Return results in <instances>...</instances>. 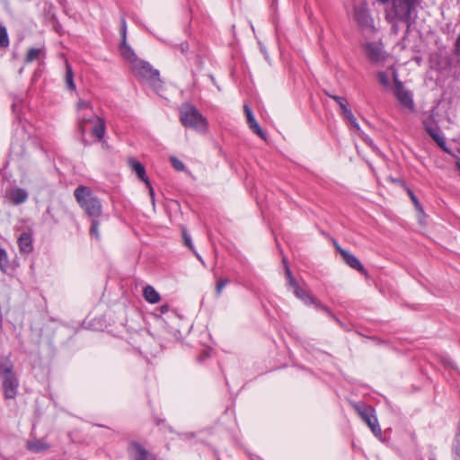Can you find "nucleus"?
Wrapping results in <instances>:
<instances>
[{
	"instance_id": "11",
	"label": "nucleus",
	"mask_w": 460,
	"mask_h": 460,
	"mask_svg": "<svg viewBox=\"0 0 460 460\" xmlns=\"http://www.w3.org/2000/svg\"><path fill=\"white\" fill-rule=\"evenodd\" d=\"M394 81H395V94L400 102L401 105L406 109H409L411 111L413 110L414 103L411 93L404 89L403 85L400 81L397 80L396 75H394Z\"/></svg>"
},
{
	"instance_id": "5",
	"label": "nucleus",
	"mask_w": 460,
	"mask_h": 460,
	"mask_svg": "<svg viewBox=\"0 0 460 460\" xmlns=\"http://www.w3.org/2000/svg\"><path fill=\"white\" fill-rule=\"evenodd\" d=\"M97 116L93 111L92 103L88 101L79 100L76 103V121L82 135L85 132V125L94 120Z\"/></svg>"
},
{
	"instance_id": "17",
	"label": "nucleus",
	"mask_w": 460,
	"mask_h": 460,
	"mask_svg": "<svg viewBox=\"0 0 460 460\" xmlns=\"http://www.w3.org/2000/svg\"><path fill=\"white\" fill-rule=\"evenodd\" d=\"M119 49H120L121 56L131 64V67L134 65H136L137 61L141 60L140 58H137V56L136 55L134 50L127 43V40L121 41Z\"/></svg>"
},
{
	"instance_id": "44",
	"label": "nucleus",
	"mask_w": 460,
	"mask_h": 460,
	"mask_svg": "<svg viewBox=\"0 0 460 460\" xmlns=\"http://www.w3.org/2000/svg\"><path fill=\"white\" fill-rule=\"evenodd\" d=\"M168 309H169V306H168V305H162V306H161V312H162L163 314H164V313L168 312Z\"/></svg>"
},
{
	"instance_id": "35",
	"label": "nucleus",
	"mask_w": 460,
	"mask_h": 460,
	"mask_svg": "<svg viewBox=\"0 0 460 460\" xmlns=\"http://www.w3.org/2000/svg\"><path fill=\"white\" fill-rule=\"evenodd\" d=\"M407 193L410 196L411 201L413 202L415 208L419 210H422L421 205L417 197L415 196V194L413 193V191L411 189H407Z\"/></svg>"
},
{
	"instance_id": "1",
	"label": "nucleus",
	"mask_w": 460,
	"mask_h": 460,
	"mask_svg": "<svg viewBox=\"0 0 460 460\" xmlns=\"http://www.w3.org/2000/svg\"><path fill=\"white\" fill-rule=\"evenodd\" d=\"M74 196L82 209L88 217H99L102 213V205L98 197L93 195L89 187L80 185L74 190Z\"/></svg>"
},
{
	"instance_id": "36",
	"label": "nucleus",
	"mask_w": 460,
	"mask_h": 460,
	"mask_svg": "<svg viewBox=\"0 0 460 460\" xmlns=\"http://www.w3.org/2000/svg\"><path fill=\"white\" fill-rule=\"evenodd\" d=\"M121 41L127 40V22L125 18L120 19Z\"/></svg>"
},
{
	"instance_id": "19",
	"label": "nucleus",
	"mask_w": 460,
	"mask_h": 460,
	"mask_svg": "<svg viewBox=\"0 0 460 460\" xmlns=\"http://www.w3.org/2000/svg\"><path fill=\"white\" fill-rule=\"evenodd\" d=\"M106 133V122L103 118L96 117L95 124L92 129V135L95 137L99 141L104 138Z\"/></svg>"
},
{
	"instance_id": "10",
	"label": "nucleus",
	"mask_w": 460,
	"mask_h": 460,
	"mask_svg": "<svg viewBox=\"0 0 460 460\" xmlns=\"http://www.w3.org/2000/svg\"><path fill=\"white\" fill-rule=\"evenodd\" d=\"M336 248L347 265H349L353 270L358 271L359 273L363 274L366 278L369 277L367 270L365 269L360 261L355 255L341 248L340 246H337Z\"/></svg>"
},
{
	"instance_id": "32",
	"label": "nucleus",
	"mask_w": 460,
	"mask_h": 460,
	"mask_svg": "<svg viewBox=\"0 0 460 460\" xmlns=\"http://www.w3.org/2000/svg\"><path fill=\"white\" fill-rule=\"evenodd\" d=\"M229 283V279H219L217 282V286H216V294L217 296H219L224 289V288L226 286V284Z\"/></svg>"
},
{
	"instance_id": "38",
	"label": "nucleus",
	"mask_w": 460,
	"mask_h": 460,
	"mask_svg": "<svg viewBox=\"0 0 460 460\" xmlns=\"http://www.w3.org/2000/svg\"><path fill=\"white\" fill-rule=\"evenodd\" d=\"M283 263L285 265V273H286L287 279L288 280V279H294L292 271L290 270V269L288 265L287 260L285 258H283Z\"/></svg>"
},
{
	"instance_id": "4",
	"label": "nucleus",
	"mask_w": 460,
	"mask_h": 460,
	"mask_svg": "<svg viewBox=\"0 0 460 460\" xmlns=\"http://www.w3.org/2000/svg\"><path fill=\"white\" fill-rule=\"evenodd\" d=\"M180 120L186 128H205L207 126L206 119L201 113L190 104H184L180 109Z\"/></svg>"
},
{
	"instance_id": "46",
	"label": "nucleus",
	"mask_w": 460,
	"mask_h": 460,
	"mask_svg": "<svg viewBox=\"0 0 460 460\" xmlns=\"http://www.w3.org/2000/svg\"><path fill=\"white\" fill-rule=\"evenodd\" d=\"M210 78H211L212 82L216 84V82H215V78H214V76H213V75H210Z\"/></svg>"
},
{
	"instance_id": "29",
	"label": "nucleus",
	"mask_w": 460,
	"mask_h": 460,
	"mask_svg": "<svg viewBox=\"0 0 460 460\" xmlns=\"http://www.w3.org/2000/svg\"><path fill=\"white\" fill-rule=\"evenodd\" d=\"M376 75H377L379 83L384 87H389L390 86L389 76H388V75L385 72L380 71V72L377 73Z\"/></svg>"
},
{
	"instance_id": "47",
	"label": "nucleus",
	"mask_w": 460,
	"mask_h": 460,
	"mask_svg": "<svg viewBox=\"0 0 460 460\" xmlns=\"http://www.w3.org/2000/svg\"><path fill=\"white\" fill-rule=\"evenodd\" d=\"M456 166H457V168L460 170V161H458V162L456 163Z\"/></svg>"
},
{
	"instance_id": "37",
	"label": "nucleus",
	"mask_w": 460,
	"mask_h": 460,
	"mask_svg": "<svg viewBox=\"0 0 460 460\" xmlns=\"http://www.w3.org/2000/svg\"><path fill=\"white\" fill-rule=\"evenodd\" d=\"M325 93L330 97L332 98V100H334L337 104L341 107V105H343L345 102H347V99L345 97H341V96H339V95H334V94H331L327 92H325Z\"/></svg>"
},
{
	"instance_id": "42",
	"label": "nucleus",
	"mask_w": 460,
	"mask_h": 460,
	"mask_svg": "<svg viewBox=\"0 0 460 460\" xmlns=\"http://www.w3.org/2000/svg\"><path fill=\"white\" fill-rule=\"evenodd\" d=\"M46 213L53 219L54 223H58V220L55 219L53 215L51 214V208L49 207L47 208Z\"/></svg>"
},
{
	"instance_id": "33",
	"label": "nucleus",
	"mask_w": 460,
	"mask_h": 460,
	"mask_svg": "<svg viewBox=\"0 0 460 460\" xmlns=\"http://www.w3.org/2000/svg\"><path fill=\"white\" fill-rule=\"evenodd\" d=\"M182 238H183V242H184V244L191 251H194V246L192 244V241H191V238L190 236L189 235V234L187 233V231L185 229L182 230Z\"/></svg>"
},
{
	"instance_id": "13",
	"label": "nucleus",
	"mask_w": 460,
	"mask_h": 460,
	"mask_svg": "<svg viewBox=\"0 0 460 460\" xmlns=\"http://www.w3.org/2000/svg\"><path fill=\"white\" fill-rule=\"evenodd\" d=\"M29 194L26 190L20 187L12 188L5 198L13 205H21L28 199Z\"/></svg>"
},
{
	"instance_id": "6",
	"label": "nucleus",
	"mask_w": 460,
	"mask_h": 460,
	"mask_svg": "<svg viewBox=\"0 0 460 460\" xmlns=\"http://www.w3.org/2000/svg\"><path fill=\"white\" fill-rule=\"evenodd\" d=\"M354 409L358 412V414L361 417V419L367 424L370 428L371 431L376 437H381L382 430L378 424L377 419L374 414V408L367 406L366 404L354 403Z\"/></svg>"
},
{
	"instance_id": "30",
	"label": "nucleus",
	"mask_w": 460,
	"mask_h": 460,
	"mask_svg": "<svg viewBox=\"0 0 460 460\" xmlns=\"http://www.w3.org/2000/svg\"><path fill=\"white\" fill-rule=\"evenodd\" d=\"M90 234L96 239H100L99 222L96 220V218L92 220Z\"/></svg>"
},
{
	"instance_id": "43",
	"label": "nucleus",
	"mask_w": 460,
	"mask_h": 460,
	"mask_svg": "<svg viewBox=\"0 0 460 460\" xmlns=\"http://www.w3.org/2000/svg\"><path fill=\"white\" fill-rule=\"evenodd\" d=\"M192 252L195 254V256L197 257V259L202 263V264H205L204 263V261L202 259V257L198 253V252L194 249V251H192Z\"/></svg>"
},
{
	"instance_id": "14",
	"label": "nucleus",
	"mask_w": 460,
	"mask_h": 460,
	"mask_svg": "<svg viewBox=\"0 0 460 460\" xmlns=\"http://www.w3.org/2000/svg\"><path fill=\"white\" fill-rule=\"evenodd\" d=\"M17 243L21 253L29 254L33 251V239L31 233H22L18 238Z\"/></svg>"
},
{
	"instance_id": "24",
	"label": "nucleus",
	"mask_w": 460,
	"mask_h": 460,
	"mask_svg": "<svg viewBox=\"0 0 460 460\" xmlns=\"http://www.w3.org/2000/svg\"><path fill=\"white\" fill-rule=\"evenodd\" d=\"M65 82L66 88L70 91L75 90V84L74 82V73L71 65L66 61V75Z\"/></svg>"
},
{
	"instance_id": "39",
	"label": "nucleus",
	"mask_w": 460,
	"mask_h": 460,
	"mask_svg": "<svg viewBox=\"0 0 460 460\" xmlns=\"http://www.w3.org/2000/svg\"><path fill=\"white\" fill-rule=\"evenodd\" d=\"M177 48L179 49V50L181 52V54H186L189 50V44L188 42L184 41V42H181V44H179L177 46Z\"/></svg>"
},
{
	"instance_id": "20",
	"label": "nucleus",
	"mask_w": 460,
	"mask_h": 460,
	"mask_svg": "<svg viewBox=\"0 0 460 460\" xmlns=\"http://www.w3.org/2000/svg\"><path fill=\"white\" fill-rule=\"evenodd\" d=\"M26 447L33 453H40L49 449V446L40 439H33L27 441Z\"/></svg>"
},
{
	"instance_id": "41",
	"label": "nucleus",
	"mask_w": 460,
	"mask_h": 460,
	"mask_svg": "<svg viewBox=\"0 0 460 460\" xmlns=\"http://www.w3.org/2000/svg\"><path fill=\"white\" fill-rule=\"evenodd\" d=\"M146 185V187L148 188L149 190V194H150V197L152 199V201L153 203L155 202V191H154V189L152 187V184L150 182V181L148 180V183H145Z\"/></svg>"
},
{
	"instance_id": "45",
	"label": "nucleus",
	"mask_w": 460,
	"mask_h": 460,
	"mask_svg": "<svg viewBox=\"0 0 460 460\" xmlns=\"http://www.w3.org/2000/svg\"><path fill=\"white\" fill-rule=\"evenodd\" d=\"M382 4H386L389 0H378Z\"/></svg>"
},
{
	"instance_id": "40",
	"label": "nucleus",
	"mask_w": 460,
	"mask_h": 460,
	"mask_svg": "<svg viewBox=\"0 0 460 460\" xmlns=\"http://www.w3.org/2000/svg\"><path fill=\"white\" fill-rule=\"evenodd\" d=\"M288 286L293 288V291L296 290V288H301L295 278L288 279Z\"/></svg>"
},
{
	"instance_id": "22",
	"label": "nucleus",
	"mask_w": 460,
	"mask_h": 460,
	"mask_svg": "<svg viewBox=\"0 0 460 460\" xmlns=\"http://www.w3.org/2000/svg\"><path fill=\"white\" fill-rule=\"evenodd\" d=\"M144 298L150 304H156L160 301L159 293L152 287L147 285L143 290Z\"/></svg>"
},
{
	"instance_id": "12",
	"label": "nucleus",
	"mask_w": 460,
	"mask_h": 460,
	"mask_svg": "<svg viewBox=\"0 0 460 460\" xmlns=\"http://www.w3.org/2000/svg\"><path fill=\"white\" fill-rule=\"evenodd\" d=\"M354 17L358 24L365 29H373L374 21L366 6H357L354 9Z\"/></svg>"
},
{
	"instance_id": "7",
	"label": "nucleus",
	"mask_w": 460,
	"mask_h": 460,
	"mask_svg": "<svg viewBox=\"0 0 460 460\" xmlns=\"http://www.w3.org/2000/svg\"><path fill=\"white\" fill-rule=\"evenodd\" d=\"M417 0H394L393 10L395 18L403 22H408Z\"/></svg>"
},
{
	"instance_id": "25",
	"label": "nucleus",
	"mask_w": 460,
	"mask_h": 460,
	"mask_svg": "<svg viewBox=\"0 0 460 460\" xmlns=\"http://www.w3.org/2000/svg\"><path fill=\"white\" fill-rule=\"evenodd\" d=\"M310 305H313L316 310L325 312L332 319L336 321L338 323L341 324L339 318L335 316V314L331 311V309L327 305L322 304L316 297H314V302L310 303Z\"/></svg>"
},
{
	"instance_id": "15",
	"label": "nucleus",
	"mask_w": 460,
	"mask_h": 460,
	"mask_svg": "<svg viewBox=\"0 0 460 460\" xmlns=\"http://www.w3.org/2000/svg\"><path fill=\"white\" fill-rule=\"evenodd\" d=\"M244 112L247 118V123L249 125V128L252 129L253 133H255L257 136H259L261 139H266V134L260 127L259 123L256 121L253 113L252 110L249 108L248 105H244Z\"/></svg>"
},
{
	"instance_id": "8",
	"label": "nucleus",
	"mask_w": 460,
	"mask_h": 460,
	"mask_svg": "<svg viewBox=\"0 0 460 460\" xmlns=\"http://www.w3.org/2000/svg\"><path fill=\"white\" fill-rule=\"evenodd\" d=\"M423 127L426 132L433 138V140L443 150H447L446 147V139L439 134V127L433 114H429L427 118L422 120Z\"/></svg>"
},
{
	"instance_id": "31",
	"label": "nucleus",
	"mask_w": 460,
	"mask_h": 460,
	"mask_svg": "<svg viewBox=\"0 0 460 460\" xmlns=\"http://www.w3.org/2000/svg\"><path fill=\"white\" fill-rule=\"evenodd\" d=\"M170 161L176 171L182 172L185 169L184 164L181 161H180L177 157L172 156L170 158Z\"/></svg>"
},
{
	"instance_id": "9",
	"label": "nucleus",
	"mask_w": 460,
	"mask_h": 460,
	"mask_svg": "<svg viewBox=\"0 0 460 460\" xmlns=\"http://www.w3.org/2000/svg\"><path fill=\"white\" fill-rule=\"evenodd\" d=\"M363 49L368 60L377 64L384 62L386 58V52L381 42H367L364 44Z\"/></svg>"
},
{
	"instance_id": "27",
	"label": "nucleus",
	"mask_w": 460,
	"mask_h": 460,
	"mask_svg": "<svg viewBox=\"0 0 460 460\" xmlns=\"http://www.w3.org/2000/svg\"><path fill=\"white\" fill-rule=\"evenodd\" d=\"M9 267V261L7 257V253L4 249L0 247V270L3 272H6Z\"/></svg>"
},
{
	"instance_id": "2",
	"label": "nucleus",
	"mask_w": 460,
	"mask_h": 460,
	"mask_svg": "<svg viewBox=\"0 0 460 460\" xmlns=\"http://www.w3.org/2000/svg\"><path fill=\"white\" fill-rule=\"evenodd\" d=\"M0 380L4 398H15L18 392L19 380L14 373V366L10 358H3L0 360Z\"/></svg>"
},
{
	"instance_id": "34",
	"label": "nucleus",
	"mask_w": 460,
	"mask_h": 460,
	"mask_svg": "<svg viewBox=\"0 0 460 460\" xmlns=\"http://www.w3.org/2000/svg\"><path fill=\"white\" fill-rule=\"evenodd\" d=\"M454 452L456 453V456L460 460V422L458 423V435L456 438V442L454 445Z\"/></svg>"
},
{
	"instance_id": "26",
	"label": "nucleus",
	"mask_w": 460,
	"mask_h": 460,
	"mask_svg": "<svg viewBox=\"0 0 460 460\" xmlns=\"http://www.w3.org/2000/svg\"><path fill=\"white\" fill-rule=\"evenodd\" d=\"M294 295L304 302L305 305H310V303L314 302V296L309 294L305 289L300 288L294 290Z\"/></svg>"
},
{
	"instance_id": "28",
	"label": "nucleus",
	"mask_w": 460,
	"mask_h": 460,
	"mask_svg": "<svg viewBox=\"0 0 460 460\" xmlns=\"http://www.w3.org/2000/svg\"><path fill=\"white\" fill-rule=\"evenodd\" d=\"M9 46V38L5 27L0 26V48H7Z\"/></svg>"
},
{
	"instance_id": "16",
	"label": "nucleus",
	"mask_w": 460,
	"mask_h": 460,
	"mask_svg": "<svg viewBox=\"0 0 460 460\" xmlns=\"http://www.w3.org/2000/svg\"><path fill=\"white\" fill-rule=\"evenodd\" d=\"M128 164L131 171L136 173L137 178L145 183H148V177L146 173L145 166L137 159L130 157L128 159Z\"/></svg>"
},
{
	"instance_id": "3",
	"label": "nucleus",
	"mask_w": 460,
	"mask_h": 460,
	"mask_svg": "<svg viewBox=\"0 0 460 460\" xmlns=\"http://www.w3.org/2000/svg\"><path fill=\"white\" fill-rule=\"evenodd\" d=\"M131 69L138 80L148 85L156 93H160L163 89V82L160 79V74L157 69H155L148 62L142 59L137 61Z\"/></svg>"
},
{
	"instance_id": "23",
	"label": "nucleus",
	"mask_w": 460,
	"mask_h": 460,
	"mask_svg": "<svg viewBox=\"0 0 460 460\" xmlns=\"http://www.w3.org/2000/svg\"><path fill=\"white\" fill-rule=\"evenodd\" d=\"M41 57H45L44 48H31L28 49L24 60L26 63H31Z\"/></svg>"
},
{
	"instance_id": "21",
	"label": "nucleus",
	"mask_w": 460,
	"mask_h": 460,
	"mask_svg": "<svg viewBox=\"0 0 460 460\" xmlns=\"http://www.w3.org/2000/svg\"><path fill=\"white\" fill-rule=\"evenodd\" d=\"M340 108L341 110L342 115L349 122V124L357 130H360V127L357 121V119L353 115L351 110L349 108V102H345Z\"/></svg>"
},
{
	"instance_id": "18",
	"label": "nucleus",
	"mask_w": 460,
	"mask_h": 460,
	"mask_svg": "<svg viewBox=\"0 0 460 460\" xmlns=\"http://www.w3.org/2000/svg\"><path fill=\"white\" fill-rule=\"evenodd\" d=\"M131 448L136 453V460H156L155 456L147 451L143 446L137 442H132L130 444Z\"/></svg>"
}]
</instances>
